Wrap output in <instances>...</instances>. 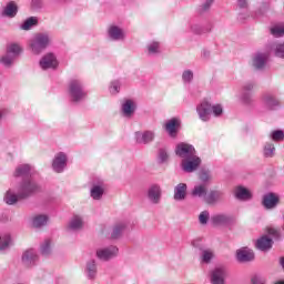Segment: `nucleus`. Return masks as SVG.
I'll list each match as a JSON object with an SVG mask.
<instances>
[{
  "label": "nucleus",
  "instance_id": "obj_1",
  "mask_svg": "<svg viewBox=\"0 0 284 284\" xmlns=\"http://www.w3.org/2000/svg\"><path fill=\"white\" fill-rule=\"evenodd\" d=\"M50 43H52V37H50V33L39 32L29 40V48L32 54H41Z\"/></svg>",
  "mask_w": 284,
  "mask_h": 284
},
{
  "label": "nucleus",
  "instance_id": "obj_2",
  "mask_svg": "<svg viewBox=\"0 0 284 284\" xmlns=\"http://www.w3.org/2000/svg\"><path fill=\"white\" fill-rule=\"evenodd\" d=\"M196 112L201 121H209L211 113H213L214 116H221L223 114V106H221V104L212 106V104L204 101L200 105H197Z\"/></svg>",
  "mask_w": 284,
  "mask_h": 284
},
{
  "label": "nucleus",
  "instance_id": "obj_3",
  "mask_svg": "<svg viewBox=\"0 0 284 284\" xmlns=\"http://www.w3.org/2000/svg\"><path fill=\"white\" fill-rule=\"evenodd\" d=\"M41 191V186L37 184L33 180H24L19 187V196L20 199H28L32 196V194H37V192Z\"/></svg>",
  "mask_w": 284,
  "mask_h": 284
},
{
  "label": "nucleus",
  "instance_id": "obj_4",
  "mask_svg": "<svg viewBox=\"0 0 284 284\" xmlns=\"http://www.w3.org/2000/svg\"><path fill=\"white\" fill-rule=\"evenodd\" d=\"M69 94L74 103L83 101V98L87 97L85 91H83V84L79 80H71L69 83Z\"/></svg>",
  "mask_w": 284,
  "mask_h": 284
},
{
  "label": "nucleus",
  "instance_id": "obj_5",
  "mask_svg": "<svg viewBox=\"0 0 284 284\" xmlns=\"http://www.w3.org/2000/svg\"><path fill=\"white\" fill-rule=\"evenodd\" d=\"M201 166V158H199L195 153L192 158H187L186 160H182L181 168L183 172L192 174V172H196Z\"/></svg>",
  "mask_w": 284,
  "mask_h": 284
},
{
  "label": "nucleus",
  "instance_id": "obj_6",
  "mask_svg": "<svg viewBox=\"0 0 284 284\" xmlns=\"http://www.w3.org/2000/svg\"><path fill=\"white\" fill-rule=\"evenodd\" d=\"M175 154L180 156V159H183L182 161H185L193 158L196 154V150L192 144L180 143L176 145Z\"/></svg>",
  "mask_w": 284,
  "mask_h": 284
},
{
  "label": "nucleus",
  "instance_id": "obj_7",
  "mask_svg": "<svg viewBox=\"0 0 284 284\" xmlns=\"http://www.w3.org/2000/svg\"><path fill=\"white\" fill-rule=\"evenodd\" d=\"M39 65L41 70H57L59 60L54 53H47L40 59Z\"/></svg>",
  "mask_w": 284,
  "mask_h": 284
},
{
  "label": "nucleus",
  "instance_id": "obj_8",
  "mask_svg": "<svg viewBox=\"0 0 284 284\" xmlns=\"http://www.w3.org/2000/svg\"><path fill=\"white\" fill-rule=\"evenodd\" d=\"M118 254H119V247L116 246L98 248L95 252V256L97 258H99V261H110L115 256H118Z\"/></svg>",
  "mask_w": 284,
  "mask_h": 284
},
{
  "label": "nucleus",
  "instance_id": "obj_9",
  "mask_svg": "<svg viewBox=\"0 0 284 284\" xmlns=\"http://www.w3.org/2000/svg\"><path fill=\"white\" fill-rule=\"evenodd\" d=\"M84 274L88 281H97V276H99V265L97 264V260L91 258L87 261Z\"/></svg>",
  "mask_w": 284,
  "mask_h": 284
},
{
  "label": "nucleus",
  "instance_id": "obj_10",
  "mask_svg": "<svg viewBox=\"0 0 284 284\" xmlns=\"http://www.w3.org/2000/svg\"><path fill=\"white\" fill-rule=\"evenodd\" d=\"M227 277V271L225 267L220 266L211 271V284H225Z\"/></svg>",
  "mask_w": 284,
  "mask_h": 284
},
{
  "label": "nucleus",
  "instance_id": "obj_11",
  "mask_svg": "<svg viewBox=\"0 0 284 284\" xmlns=\"http://www.w3.org/2000/svg\"><path fill=\"white\" fill-rule=\"evenodd\" d=\"M65 165H68V156L63 152L58 153L52 162V168L54 172L60 174V172H63V170H65Z\"/></svg>",
  "mask_w": 284,
  "mask_h": 284
},
{
  "label": "nucleus",
  "instance_id": "obj_12",
  "mask_svg": "<svg viewBox=\"0 0 284 284\" xmlns=\"http://www.w3.org/2000/svg\"><path fill=\"white\" fill-rule=\"evenodd\" d=\"M224 193L221 190H212L209 193H206V196L204 197V202L207 205H217V203L223 202Z\"/></svg>",
  "mask_w": 284,
  "mask_h": 284
},
{
  "label": "nucleus",
  "instance_id": "obj_13",
  "mask_svg": "<svg viewBox=\"0 0 284 284\" xmlns=\"http://www.w3.org/2000/svg\"><path fill=\"white\" fill-rule=\"evenodd\" d=\"M154 136H156L154 131H138L135 132V142L140 145H148V143L154 141Z\"/></svg>",
  "mask_w": 284,
  "mask_h": 284
},
{
  "label": "nucleus",
  "instance_id": "obj_14",
  "mask_svg": "<svg viewBox=\"0 0 284 284\" xmlns=\"http://www.w3.org/2000/svg\"><path fill=\"white\" fill-rule=\"evenodd\" d=\"M280 197L275 193H266L262 199V205L265 210H274L280 203Z\"/></svg>",
  "mask_w": 284,
  "mask_h": 284
},
{
  "label": "nucleus",
  "instance_id": "obj_15",
  "mask_svg": "<svg viewBox=\"0 0 284 284\" xmlns=\"http://www.w3.org/2000/svg\"><path fill=\"white\" fill-rule=\"evenodd\" d=\"M161 186L159 184H153L148 190V199L153 205H159L161 203Z\"/></svg>",
  "mask_w": 284,
  "mask_h": 284
},
{
  "label": "nucleus",
  "instance_id": "obj_16",
  "mask_svg": "<svg viewBox=\"0 0 284 284\" xmlns=\"http://www.w3.org/2000/svg\"><path fill=\"white\" fill-rule=\"evenodd\" d=\"M236 260L240 263H250V261H254V251L247 247L240 248L236 252Z\"/></svg>",
  "mask_w": 284,
  "mask_h": 284
},
{
  "label": "nucleus",
  "instance_id": "obj_17",
  "mask_svg": "<svg viewBox=\"0 0 284 284\" xmlns=\"http://www.w3.org/2000/svg\"><path fill=\"white\" fill-rule=\"evenodd\" d=\"M38 261L39 255L37 254V251H34L33 248H29L23 252L22 263H24V265L31 266L34 265V263H37Z\"/></svg>",
  "mask_w": 284,
  "mask_h": 284
},
{
  "label": "nucleus",
  "instance_id": "obj_18",
  "mask_svg": "<svg viewBox=\"0 0 284 284\" xmlns=\"http://www.w3.org/2000/svg\"><path fill=\"white\" fill-rule=\"evenodd\" d=\"M191 196L193 199H205L207 196V183L195 184L191 190Z\"/></svg>",
  "mask_w": 284,
  "mask_h": 284
},
{
  "label": "nucleus",
  "instance_id": "obj_19",
  "mask_svg": "<svg viewBox=\"0 0 284 284\" xmlns=\"http://www.w3.org/2000/svg\"><path fill=\"white\" fill-rule=\"evenodd\" d=\"M17 12H19V7L17 2L11 1L7 3V6L1 11V17H8V19H14L17 17Z\"/></svg>",
  "mask_w": 284,
  "mask_h": 284
},
{
  "label": "nucleus",
  "instance_id": "obj_20",
  "mask_svg": "<svg viewBox=\"0 0 284 284\" xmlns=\"http://www.w3.org/2000/svg\"><path fill=\"white\" fill-rule=\"evenodd\" d=\"M108 34L112 41H123V39H125V31L118 26H111L108 30Z\"/></svg>",
  "mask_w": 284,
  "mask_h": 284
},
{
  "label": "nucleus",
  "instance_id": "obj_21",
  "mask_svg": "<svg viewBox=\"0 0 284 284\" xmlns=\"http://www.w3.org/2000/svg\"><path fill=\"white\" fill-rule=\"evenodd\" d=\"M187 197V184L180 183L174 187V201H185Z\"/></svg>",
  "mask_w": 284,
  "mask_h": 284
},
{
  "label": "nucleus",
  "instance_id": "obj_22",
  "mask_svg": "<svg viewBox=\"0 0 284 284\" xmlns=\"http://www.w3.org/2000/svg\"><path fill=\"white\" fill-rule=\"evenodd\" d=\"M213 225H230L232 223V216L225 213H219L211 217Z\"/></svg>",
  "mask_w": 284,
  "mask_h": 284
},
{
  "label": "nucleus",
  "instance_id": "obj_23",
  "mask_svg": "<svg viewBox=\"0 0 284 284\" xmlns=\"http://www.w3.org/2000/svg\"><path fill=\"white\" fill-rule=\"evenodd\" d=\"M267 53H256L253 58V68L256 70H263L267 63Z\"/></svg>",
  "mask_w": 284,
  "mask_h": 284
},
{
  "label": "nucleus",
  "instance_id": "obj_24",
  "mask_svg": "<svg viewBox=\"0 0 284 284\" xmlns=\"http://www.w3.org/2000/svg\"><path fill=\"white\" fill-rule=\"evenodd\" d=\"M125 230H128V223L125 222L115 223L112 227L111 239L113 240L121 239Z\"/></svg>",
  "mask_w": 284,
  "mask_h": 284
},
{
  "label": "nucleus",
  "instance_id": "obj_25",
  "mask_svg": "<svg viewBox=\"0 0 284 284\" xmlns=\"http://www.w3.org/2000/svg\"><path fill=\"white\" fill-rule=\"evenodd\" d=\"M274 242L272 239L267 237V235H264L260 237L256 242L257 250H261V252H267V250H272V244Z\"/></svg>",
  "mask_w": 284,
  "mask_h": 284
},
{
  "label": "nucleus",
  "instance_id": "obj_26",
  "mask_svg": "<svg viewBox=\"0 0 284 284\" xmlns=\"http://www.w3.org/2000/svg\"><path fill=\"white\" fill-rule=\"evenodd\" d=\"M235 197L239 199V201H250L252 193L243 186H237L235 189Z\"/></svg>",
  "mask_w": 284,
  "mask_h": 284
},
{
  "label": "nucleus",
  "instance_id": "obj_27",
  "mask_svg": "<svg viewBox=\"0 0 284 284\" xmlns=\"http://www.w3.org/2000/svg\"><path fill=\"white\" fill-rule=\"evenodd\" d=\"M271 50L277 59H284V41L273 42L271 44Z\"/></svg>",
  "mask_w": 284,
  "mask_h": 284
},
{
  "label": "nucleus",
  "instance_id": "obj_28",
  "mask_svg": "<svg viewBox=\"0 0 284 284\" xmlns=\"http://www.w3.org/2000/svg\"><path fill=\"white\" fill-rule=\"evenodd\" d=\"M200 258L201 263H205L206 265H209V263H212V260L214 258V251L212 248L202 250Z\"/></svg>",
  "mask_w": 284,
  "mask_h": 284
},
{
  "label": "nucleus",
  "instance_id": "obj_29",
  "mask_svg": "<svg viewBox=\"0 0 284 284\" xmlns=\"http://www.w3.org/2000/svg\"><path fill=\"white\" fill-rule=\"evenodd\" d=\"M176 128H179V120L176 118H173L165 123V130L170 136H176Z\"/></svg>",
  "mask_w": 284,
  "mask_h": 284
},
{
  "label": "nucleus",
  "instance_id": "obj_30",
  "mask_svg": "<svg viewBox=\"0 0 284 284\" xmlns=\"http://www.w3.org/2000/svg\"><path fill=\"white\" fill-rule=\"evenodd\" d=\"M22 199L24 197L19 196V191L18 194H14L12 191H8L4 195V203H7V205H14L18 201H22Z\"/></svg>",
  "mask_w": 284,
  "mask_h": 284
},
{
  "label": "nucleus",
  "instance_id": "obj_31",
  "mask_svg": "<svg viewBox=\"0 0 284 284\" xmlns=\"http://www.w3.org/2000/svg\"><path fill=\"white\" fill-rule=\"evenodd\" d=\"M136 110V105L134 104V102L132 100H126L123 104H122V112L125 116H131L132 113Z\"/></svg>",
  "mask_w": 284,
  "mask_h": 284
},
{
  "label": "nucleus",
  "instance_id": "obj_32",
  "mask_svg": "<svg viewBox=\"0 0 284 284\" xmlns=\"http://www.w3.org/2000/svg\"><path fill=\"white\" fill-rule=\"evenodd\" d=\"M104 192H105V189H103V186L93 185L91 187L90 194H91V197H93L94 201H101V199L103 197Z\"/></svg>",
  "mask_w": 284,
  "mask_h": 284
},
{
  "label": "nucleus",
  "instance_id": "obj_33",
  "mask_svg": "<svg viewBox=\"0 0 284 284\" xmlns=\"http://www.w3.org/2000/svg\"><path fill=\"white\" fill-rule=\"evenodd\" d=\"M69 227L73 230V232L81 230L83 227V219L79 215H74L69 223Z\"/></svg>",
  "mask_w": 284,
  "mask_h": 284
},
{
  "label": "nucleus",
  "instance_id": "obj_34",
  "mask_svg": "<svg viewBox=\"0 0 284 284\" xmlns=\"http://www.w3.org/2000/svg\"><path fill=\"white\" fill-rule=\"evenodd\" d=\"M263 103L264 105H266V108H274L276 105H278V100H276V98H274V95L266 93L262 97Z\"/></svg>",
  "mask_w": 284,
  "mask_h": 284
},
{
  "label": "nucleus",
  "instance_id": "obj_35",
  "mask_svg": "<svg viewBox=\"0 0 284 284\" xmlns=\"http://www.w3.org/2000/svg\"><path fill=\"white\" fill-rule=\"evenodd\" d=\"M39 23V20L34 17H30L20 26L21 30H32L34 26Z\"/></svg>",
  "mask_w": 284,
  "mask_h": 284
},
{
  "label": "nucleus",
  "instance_id": "obj_36",
  "mask_svg": "<svg viewBox=\"0 0 284 284\" xmlns=\"http://www.w3.org/2000/svg\"><path fill=\"white\" fill-rule=\"evenodd\" d=\"M12 245V237L10 234H4L2 237L0 236V252H4Z\"/></svg>",
  "mask_w": 284,
  "mask_h": 284
},
{
  "label": "nucleus",
  "instance_id": "obj_37",
  "mask_svg": "<svg viewBox=\"0 0 284 284\" xmlns=\"http://www.w3.org/2000/svg\"><path fill=\"white\" fill-rule=\"evenodd\" d=\"M40 252L42 256H50L52 254V242L45 240L40 246Z\"/></svg>",
  "mask_w": 284,
  "mask_h": 284
},
{
  "label": "nucleus",
  "instance_id": "obj_38",
  "mask_svg": "<svg viewBox=\"0 0 284 284\" xmlns=\"http://www.w3.org/2000/svg\"><path fill=\"white\" fill-rule=\"evenodd\" d=\"M240 100L244 105H254V93H245L241 91Z\"/></svg>",
  "mask_w": 284,
  "mask_h": 284
},
{
  "label": "nucleus",
  "instance_id": "obj_39",
  "mask_svg": "<svg viewBox=\"0 0 284 284\" xmlns=\"http://www.w3.org/2000/svg\"><path fill=\"white\" fill-rule=\"evenodd\" d=\"M33 227H43V225H48V215H37L32 221Z\"/></svg>",
  "mask_w": 284,
  "mask_h": 284
},
{
  "label": "nucleus",
  "instance_id": "obj_40",
  "mask_svg": "<svg viewBox=\"0 0 284 284\" xmlns=\"http://www.w3.org/2000/svg\"><path fill=\"white\" fill-rule=\"evenodd\" d=\"M271 34L276 39L284 37V23L275 24L271 28Z\"/></svg>",
  "mask_w": 284,
  "mask_h": 284
},
{
  "label": "nucleus",
  "instance_id": "obj_41",
  "mask_svg": "<svg viewBox=\"0 0 284 284\" xmlns=\"http://www.w3.org/2000/svg\"><path fill=\"white\" fill-rule=\"evenodd\" d=\"M21 52H22L21 45L17 43L10 44L7 49V53L11 54V57L16 59L21 54Z\"/></svg>",
  "mask_w": 284,
  "mask_h": 284
},
{
  "label": "nucleus",
  "instance_id": "obj_42",
  "mask_svg": "<svg viewBox=\"0 0 284 284\" xmlns=\"http://www.w3.org/2000/svg\"><path fill=\"white\" fill-rule=\"evenodd\" d=\"M16 59H17V58H13L12 54H10V53L7 52V54H4V55H2V57L0 58V63H2V65H4V68H11L12 64L14 63V60H16Z\"/></svg>",
  "mask_w": 284,
  "mask_h": 284
},
{
  "label": "nucleus",
  "instance_id": "obj_43",
  "mask_svg": "<svg viewBox=\"0 0 284 284\" xmlns=\"http://www.w3.org/2000/svg\"><path fill=\"white\" fill-rule=\"evenodd\" d=\"M14 174L16 176H28L30 174V165L22 164L18 166Z\"/></svg>",
  "mask_w": 284,
  "mask_h": 284
},
{
  "label": "nucleus",
  "instance_id": "obj_44",
  "mask_svg": "<svg viewBox=\"0 0 284 284\" xmlns=\"http://www.w3.org/2000/svg\"><path fill=\"white\" fill-rule=\"evenodd\" d=\"M275 150L276 148H274V144L266 143L264 145V156H266L267 159H272V156H274Z\"/></svg>",
  "mask_w": 284,
  "mask_h": 284
},
{
  "label": "nucleus",
  "instance_id": "obj_45",
  "mask_svg": "<svg viewBox=\"0 0 284 284\" xmlns=\"http://www.w3.org/2000/svg\"><path fill=\"white\" fill-rule=\"evenodd\" d=\"M158 159L160 163H168V160L170 159V154H168V150L160 149L158 153Z\"/></svg>",
  "mask_w": 284,
  "mask_h": 284
},
{
  "label": "nucleus",
  "instance_id": "obj_46",
  "mask_svg": "<svg viewBox=\"0 0 284 284\" xmlns=\"http://www.w3.org/2000/svg\"><path fill=\"white\" fill-rule=\"evenodd\" d=\"M193 79H194V72H192V70H185L182 73V81L184 83H192Z\"/></svg>",
  "mask_w": 284,
  "mask_h": 284
},
{
  "label": "nucleus",
  "instance_id": "obj_47",
  "mask_svg": "<svg viewBox=\"0 0 284 284\" xmlns=\"http://www.w3.org/2000/svg\"><path fill=\"white\" fill-rule=\"evenodd\" d=\"M207 221H210V212L202 211L199 215V222L201 225H207Z\"/></svg>",
  "mask_w": 284,
  "mask_h": 284
},
{
  "label": "nucleus",
  "instance_id": "obj_48",
  "mask_svg": "<svg viewBox=\"0 0 284 284\" xmlns=\"http://www.w3.org/2000/svg\"><path fill=\"white\" fill-rule=\"evenodd\" d=\"M254 88H256V83L254 82H246L243 87H242V91L244 93H248V94H253V90Z\"/></svg>",
  "mask_w": 284,
  "mask_h": 284
},
{
  "label": "nucleus",
  "instance_id": "obj_49",
  "mask_svg": "<svg viewBox=\"0 0 284 284\" xmlns=\"http://www.w3.org/2000/svg\"><path fill=\"white\" fill-rule=\"evenodd\" d=\"M119 90H121V82L119 80L112 81L110 87L111 94H119Z\"/></svg>",
  "mask_w": 284,
  "mask_h": 284
},
{
  "label": "nucleus",
  "instance_id": "obj_50",
  "mask_svg": "<svg viewBox=\"0 0 284 284\" xmlns=\"http://www.w3.org/2000/svg\"><path fill=\"white\" fill-rule=\"evenodd\" d=\"M272 141H283L284 133L282 130H276L271 133Z\"/></svg>",
  "mask_w": 284,
  "mask_h": 284
},
{
  "label": "nucleus",
  "instance_id": "obj_51",
  "mask_svg": "<svg viewBox=\"0 0 284 284\" xmlns=\"http://www.w3.org/2000/svg\"><path fill=\"white\" fill-rule=\"evenodd\" d=\"M214 3V0H205L203 4L201 6L200 11L201 12H209L212 8V4Z\"/></svg>",
  "mask_w": 284,
  "mask_h": 284
},
{
  "label": "nucleus",
  "instance_id": "obj_52",
  "mask_svg": "<svg viewBox=\"0 0 284 284\" xmlns=\"http://www.w3.org/2000/svg\"><path fill=\"white\" fill-rule=\"evenodd\" d=\"M149 54H159V42H152L148 45Z\"/></svg>",
  "mask_w": 284,
  "mask_h": 284
},
{
  "label": "nucleus",
  "instance_id": "obj_53",
  "mask_svg": "<svg viewBox=\"0 0 284 284\" xmlns=\"http://www.w3.org/2000/svg\"><path fill=\"white\" fill-rule=\"evenodd\" d=\"M210 179H212V176L210 175V171H202L200 173V181H202L203 183H207Z\"/></svg>",
  "mask_w": 284,
  "mask_h": 284
},
{
  "label": "nucleus",
  "instance_id": "obj_54",
  "mask_svg": "<svg viewBox=\"0 0 284 284\" xmlns=\"http://www.w3.org/2000/svg\"><path fill=\"white\" fill-rule=\"evenodd\" d=\"M237 8H240V10L247 9V0H237Z\"/></svg>",
  "mask_w": 284,
  "mask_h": 284
},
{
  "label": "nucleus",
  "instance_id": "obj_55",
  "mask_svg": "<svg viewBox=\"0 0 284 284\" xmlns=\"http://www.w3.org/2000/svg\"><path fill=\"white\" fill-rule=\"evenodd\" d=\"M191 30H192V32H194L195 34H201V32H203V29H202L201 26H199V24H193V26L191 27Z\"/></svg>",
  "mask_w": 284,
  "mask_h": 284
},
{
  "label": "nucleus",
  "instance_id": "obj_56",
  "mask_svg": "<svg viewBox=\"0 0 284 284\" xmlns=\"http://www.w3.org/2000/svg\"><path fill=\"white\" fill-rule=\"evenodd\" d=\"M251 284H265V280L258 277V276H254L251 280Z\"/></svg>",
  "mask_w": 284,
  "mask_h": 284
},
{
  "label": "nucleus",
  "instance_id": "obj_57",
  "mask_svg": "<svg viewBox=\"0 0 284 284\" xmlns=\"http://www.w3.org/2000/svg\"><path fill=\"white\" fill-rule=\"evenodd\" d=\"M268 234H271V236H278V231L274 229H268Z\"/></svg>",
  "mask_w": 284,
  "mask_h": 284
},
{
  "label": "nucleus",
  "instance_id": "obj_58",
  "mask_svg": "<svg viewBox=\"0 0 284 284\" xmlns=\"http://www.w3.org/2000/svg\"><path fill=\"white\" fill-rule=\"evenodd\" d=\"M280 265L284 270V256L280 257Z\"/></svg>",
  "mask_w": 284,
  "mask_h": 284
},
{
  "label": "nucleus",
  "instance_id": "obj_59",
  "mask_svg": "<svg viewBox=\"0 0 284 284\" xmlns=\"http://www.w3.org/2000/svg\"><path fill=\"white\" fill-rule=\"evenodd\" d=\"M203 57H210V52L203 51Z\"/></svg>",
  "mask_w": 284,
  "mask_h": 284
},
{
  "label": "nucleus",
  "instance_id": "obj_60",
  "mask_svg": "<svg viewBox=\"0 0 284 284\" xmlns=\"http://www.w3.org/2000/svg\"><path fill=\"white\" fill-rule=\"evenodd\" d=\"M275 284H284V280H280V281L275 282Z\"/></svg>",
  "mask_w": 284,
  "mask_h": 284
},
{
  "label": "nucleus",
  "instance_id": "obj_61",
  "mask_svg": "<svg viewBox=\"0 0 284 284\" xmlns=\"http://www.w3.org/2000/svg\"><path fill=\"white\" fill-rule=\"evenodd\" d=\"M0 119H1V113H0Z\"/></svg>",
  "mask_w": 284,
  "mask_h": 284
}]
</instances>
